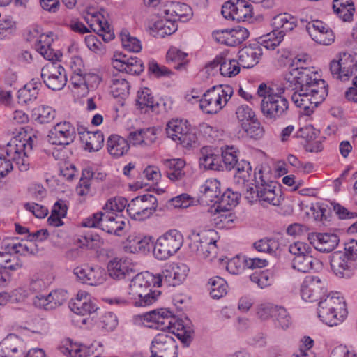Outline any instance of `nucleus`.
<instances>
[{"mask_svg":"<svg viewBox=\"0 0 357 357\" xmlns=\"http://www.w3.org/2000/svg\"><path fill=\"white\" fill-rule=\"evenodd\" d=\"M94 349L93 344L90 347L70 344V347H61L60 350L63 354L70 357H89L94 354Z\"/></svg>","mask_w":357,"mask_h":357,"instance_id":"09e8293b","label":"nucleus"},{"mask_svg":"<svg viewBox=\"0 0 357 357\" xmlns=\"http://www.w3.org/2000/svg\"><path fill=\"white\" fill-rule=\"evenodd\" d=\"M160 17L156 20L151 27L152 34L155 37L164 38L174 33L178 29V25L174 20H171L163 15L158 16Z\"/></svg>","mask_w":357,"mask_h":357,"instance_id":"72a5a7b5","label":"nucleus"},{"mask_svg":"<svg viewBox=\"0 0 357 357\" xmlns=\"http://www.w3.org/2000/svg\"><path fill=\"white\" fill-rule=\"evenodd\" d=\"M130 84L125 78L115 77L112 79L111 93L115 98H127L130 93Z\"/></svg>","mask_w":357,"mask_h":357,"instance_id":"603ef678","label":"nucleus"},{"mask_svg":"<svg viewBox=\"0 0 357 357\" xmlns=\"http://www.w3.org/2000/svg\"><path fill=\"white\" fill-rule=\"evenodd\" d=\"M285 79L286 90L293 91L292 102L305 115H310L328 95L326 82L310 68H293Z\"/></svg>","mask_w":357,"mask_h":357,"instance_id":"f03ea898","label":"nucleus"},{"mask_svg":"<svg viewBox=\"0 0 357 357\" xmlns=\"http://www.w3.org/2000/svg\"><path fill=\"white\" fill-rule=\"evenodd\" d=\"M233 92L229 85L214 86L204 93L199 107L206 114H216L226 105Z\"/></svg>","mask_w":357,"mask_h":357,"instance_id":"423d86ee","label":"nucleus"},{"mask_svg":"<svg viewBox=\"0 0 357 357\" xmlns=\"http://www.w3.org/2000/svg\"><path fill=\"white\" fill-rule=\"evenodd\" d=\"M154 285V275L149 272L137 274L130 282L128 289L127 295L130 298V303H136V296L144 294L147 289Z\"/></svg>","mask_w":357,"mask_h":357,"instance_id":"b1692460","label":"nucleus"},{"mask_svg":"<svg viewBox=\"0 0 357 357\" xmlns=\"http://www.w3.org/2000/svg\"><path fill=\"white\" fill-rule=\"evenodd\" d=\"M206 69L208 74H213V71L216 70L224 77H231L239 73L240 64L236 59L219 55L206 66Z\"/></svg>","mask_w":357,"mask_h":357,"instance_id":"4be33fe9","label":"nucleus"},{"mask_svg":"<svg viewBox=\"0 0 357 357\" xmlns=\"http://www.w3.org/2000/svg\"><path fill=\"white\" fill-rule=\"evenodd\" d=\"M128 204V200L122 197L109 199L105 206L103 211L107 213L121 212Z\"/></svg>","mask_w":357,"mask_h":357,"instance_id":"680f3d73","label":"nucleus"},{"mask_svg":"<svg viewBox=\"0 0 357 357\" xmlns=\"http://www.w3.org/2000/svg\"><path fill=\"white\" fill-rule=\"evenodd\" d=\"M22 266L19 258L12 255L10 250L0 251V268L3 270L17 271Z\"/></svg>","mask_w":357,"mask_h":357,"instance_id":"8fccbe9b","label":"nucleus"},{"mask_svg":"<svg viewBox=\"0 0 357 357\" xmlns=\"http://www.w3.org/2000/svg\"><path fill=\"white\" fill-rule=\"evenodd\" d=\"M31 241L21 240L20 242H15V240H3L1 242V248L6 250H10L12 253L20 255H28L34 253Z\"/></svg>","mask_w":357,"mask_h":357,"instance_id":"79ce46f5","label":"nucleus"},{"mask_svg":"<svg viewBox=\"0 0 357 357\" xmlns=\"http://www.w3.org/2000/svg\"><path fill=\"white\" fill-rule=\"evenodd\" d=\"M73 273L77 281L91 286L102 284L107 275L105 269L99 266H77L73 269Z\"/></svg>","mask_w":357,"mask_h":357,"instance_id":"aec40b11","label":"nucleus"},{"mask_svg":"<svg viewBox=\"0 0 357 357\" xmlns=\"http://www.w3.org/2000/svg\"><path fill=\"white\" fill-rule=\"evenodd\" d=\"M220 158L221 163L227 170H231L234 167H236V171L238 170V165L240 164L241 161L237 159L236 151L234 146H227L222 150Z\"/></svg>","mask_w":357,"mask_h":357,"instance_id":"6e6d98bb","label":"nucleus"},{"mask_svg":"<svg viewBox=\"0 0 357 357\" xmlns=\"http://www.w3.org/2000/svg\"><path fill=\"white\" fill-rule=\"evenodd\" d=\"M38 93L36 90H31L26 86L17 91V98L20 103L28 104L37 98Z\"/></svg>","mask_w":357,"mask_h":357,"instance_id":"69168bd1","label":"nucleus"},{"mask_svg":"<svg viewBox=\"0 0 357 357\" xmlns=\"http://www.w3.org/2000/svg\"><path fill=\"white\" fill-rule=\"evenodd\" d=\"M334 13L343 22L353 21L355 6L352 0H333Z\"/></svg>","mask_w":357,"mask_h":357,"instance_id":"58836bf2","label":"nucleus"},{"mask_svg":"<svg viewBox=\"0 0 357 357\" xmlns=\"http://www.w3.org/2000/svg\"><path fill=\"white\" fill-rule=\"evenodd\" d=\"M274 324L276 328L286 330L291 325V319L287 310L283 307H276L273 314Z\"/></svg>","mask_w":357,"mask_h":357,"instance_id":"4d7b16f0","label":"nucleus"},{"mask_svg":"<svg viewBox=\"0 0 357 357\" xmlns=\"http://www.w3.org/2000/svg\"><path fill=\"white\" fill-rule=\"evenodd\" d=\"M158 199L151 194H144L133 198L127 205L126 211L135 220L143 221L156 211Z\"/></svg>","mask_w":357,"mask_h":357,"instance_id":"1a4fd4ad","label":"nucleus"},{"mask_svg":"<svg viewBox=\"0 0 357 357\" xmlns=\"http://www.w3.org/2000/svg\"><path fill=\"white\" fill-rule=\"evenodd\" d=\"M253 248L257 252L274 255L280 248V243L277 238L265 237L255 241L253 243Z\"/></svg>","mask_w":357,"mask_h":357,"instance_id":"49530a36","label":"nucleus"},{"mask_svg":"<svg viewBox=\"0 0 357 357\" xmlns=\"http://www.w3.org/2000/svg\"><path fill=\"white\" fill-rule=\"evenodd\" d=\"M319 261L310 254L294 257L292 260V267L302 273H307L318 265Z\"/></svg>","mask_w":357,"mask_h":357,"instance_id":"a18cd8bd","label":"nucleus"},{"mask_svg":"<svg viewBox=\"0 0 357 357\" xmlns=\"http://www.w3.org/2000/svg\"><path fill=\"white\" fill-rule=\"evenodd\" d=\"M347 315L346 303L336 292L326 295L318 303V316L326 324L333 326L342 323Z\"/></svg>","mask_w":357,"mask_h":357,"instance_id":"20e7f679","label":"nucleus"},{"mask_svg":"<svg viewBox=\"0 0 357 357\" xmlns=\"http://www.w3.org/2000/svg\"><path fill=\"white\" fill-rule=\"evenodd\" d=\"M82 225L86 227L100 228L108 234L120 236L124 228L125 222L116 213L103 211L86 218Z\"/></svg>","mask_w":357,"mask_h":357,"instance_id":"0eeeda50","label":"nucleus"},{"mask_svg":"<svg viewBox=\"0 0 357 357\" xmlns=\"http://www.w3.org/2000/svg\"><path fill=\"white\" fill-rule=\"evenodd\" d=\"M326 292L325 284L318 276H306L301 286V296L307 302L324 300L326 296Z\"/></svg>","mask_w":357,"mask_h":357,"instance_id":"f3484780","label":"nucleus"},{"mask_svg":"<svg viewBox=\"0 0 357 357\" xmlns=\"http://www.w3.org/2000/svg\"><path fill=\"white\" fill-rule=\"evenodd\" d=\"M164 166L167 169V176L172 181H179L184 176L183 167L185 162L182 159H167L163 161Z\"/></svg>","mask_w":357,"mask_h":357,"instance_id":"37998d69","label":"nucleus"},{"mask_svg":"<svg viewBox=\"0 0 357 357\" xmlns=\"http://www.w3.org/2000/svg\"><path fill=\"white\" fill-rule=\"evenodd\" d=\"M23 341L15 334L8 335L0 342V356L20 357L23 354Z\"/></svg>","mask_w":357,"mask_h":357,"instance_id":"c85d7f7f","label":"nucleus"},{"mask_svg":"<svg viewBox=\"0 0 357 357\" xmlns=\"http://www.w3.org/2000/svg\"><path fill=\"white\" fill-rule=\"evenodd\" d=\"M189 269L184 264H172L167 266L160 274L154 275V286L160 287L162 283L176 287L186 278Z\"/></svg>","mask_w":357,"mask_h":357,"instance_id":"9b49d317","label":"nucleus"},{"mask_svg":"<svg viewBox=\"0 0 357 357\" xmlns=\"http://www.w3.org/2000/svg\"><path fill=\"white\" fill-rule=\"evenodd\" d=\"M242 129L248 137L255 139H259L264 136V130L261 126L257 119L250 121L243 122L241 124Z\"/></svg>","mask_w":357,"mask_h":357,"instance_id":"13d9d810","label":"nucleus"},{"mask_svg":"<svg viewBox=\"0 0 357 357\" xmlns=\"http://www.w3.org/2000/svg\"><path fill=\"white\" fill-rule=\"evenodd\" d=\"M356 68L354 57L347 52L340 53L337 59L332 60L329 65L333 78L342 82L348 80L353 75Z\"/></svg>","mask_w":357,"mask_h":357,"instance_id":"f8f14e48","label":"nucleus"},{"mask_svg":"<svg viewBox=\"0 0 357 357\" xmlns=\"http://www.w3.org/2000/svg\"><path fill=\"white\" fill-rule=\"evenodd\" d=\"M112 65L118 70L130 75H139L144 68V63L140 59L135 56L128 57L123 54L114 55Z\"/></svg>","mask_w":357,"mask_h":357,"instance_id":"cd10ccee","label":"nucleus"},{"mask_svg":"<svg viewBox=\"0 0 357 357\" xmlns=\"http://www.w3.org/2000/svg\"><path fill=\"white\" fill-rule=\"evenodd\" d=\"M121 40L123 48L129 52H139L142 50L140 41L135 37L130 36L127 31L121 33Z\"/></svg>","mask_w":357,"mask_h":357,"instance_id":"052dcab7","label":"nucleus"},{"mask_svg":"<svg viewBox=\"0 0 357 357\" xmlns=\"http://www.w3.org/2000/svg\"><path fill=\"white\" fill-rule=\"evenodd\" d=\"M187 54L177 49L171 47L167 53V61L169 63L174 64V68L181 70L184 68L186 62L185 61Z\"/></svg>","mask_w":357,"mask_h":357,"instance_id":"bf43d9fd","label":"nucleus"},{"mask_svg":"<svg viewBox=\"0 0 357 357\" xmlns=\"http://www.w3.org/2000/svg\"><path fill=\"white\" fill-rule=\"evenodd\" d=\"M220 185V181L217 179L206 181L204 184L202 186V202L206 204L211 203L218 204L221 196Z\"/></svg>","mask_w":357,"mask_h":357,"instance_id":"473e14b6","label":"nucleus"},{"mask_svg":"<svg viewBox=\"0 0 357 357\" xmlns=\"http://www.w3.org/2000/svg\"><path fill=\"white\" fill-rule=\"evenodd\" d=\"M210 295L213 298H220L224 296L227 292V284L226 281L219 277L215 276L208 281Z\"/></svg>","mask_w":357,"mask_h":357,"instance_id":"864d4df0","label":"nucleus"},{"mask_svg":"<svg viewBox=\"0 0 357 357\" xmlns=\"http://www.w3.org/2000/svg\"><path fill=\"white\" fill-rule=\"evenodd\" d=\"M128 245L126 248L131 253L149 252L153 245L151 237L129 236L127 238Z\"/></svg>","mask_w":357,"mask_h":357,"instance_id":"a19ab883","label":"nucleus"},{"mask_svg":"<svg viewBox=\"0 0 357 357\" xmlns=\"http://www.w3.org/2000/svg\"><path fill=\"white\" fill-rule=\"evenodd\" d=\"M241 196L240 192L234 191L230 188H227L220 196L218 208L229 211L238 204Z\"/></svg>","mask_w":357,"mask_h":357,"instance_id":"c03bdc74","label":"nucleus"},{"mask_svg":"<svg viewBox=\"0 0 357 357\" xmlns=\"http://www.w3.org/2000/svg\"><path fill=\"white\" fill-rule=\"evenodd\" d=\"M52 39L49 35H42L40 39L36 41L35 48L45 59L52 61H58L62 56V54L59 51L55 52L51 47V42Z\"/></svg>","mask_w":357,"mask_h":357,"instance_id":"c9c22d12","label":"nucleus"},{"mask_svg":"<svg viewBox=\"0 0 357 357\" xmlns=\"http://www.w3.org/2000/svg\"><path fill=\"white\" fill-rule=\"evenodd\" d=\"M249 36L247 29L238 26L231 29L218 31L215 33V39L227 46H236L242 43Z\"/></svg>","mask_w":357,"mask_h":357,"instance_id":"a878e982","label":"nucleus"},{"mask_svg":"<svg viewBox=\"0 0 357 357\" xmlns=\"http://www.w3.org/2000/svg\"><path fill=\"white\" fill-rule=\"evenodd\" d=\"M101 324L102 328L107 331H112L118 325L117 317L113 312H105L101 318Z\"/></svg>","mask_w":357,"mask_h":357,"instance_id":"338daca9","label":"nucleus"},{"mask_svg":"<svg viewBox=\"0 0 357 357\" xmlns=\"http://www.w3.org/2000/svg\"><path fill=\"white\" fill-rule=\"evenodd\" d=\"M199 165L204 169L223 170L220 155L208 146L202 147L200 150Z\"/></svg>","mask_w":357,"mask_h":357,"instance_id":"7c9ffc66","label":"nucleus"},{"mask_svg":"<svg viewBox=\"0 0 357 357\" xmlns=\"http://www.w3.org/2000/svg\"><path fill=\"white\" fill-rule=\"evenodd\" d=\"M48 141L54 145L67 146L76 137L75 127L68 121L56 123L49 132Z\"/></svg>","mask_w":357,"mask_h":357,"instance_id":"6ab92c4d","label":"nucleus"},{"mask_svg":"<svg viewBox=\"0 0 357 357\" xmlns=\"http://www.w3.org/2000/svg\"><path fill=\"white\" fill-rule=\"evenodd\" d=\"M71 311L77 315L85 317L95 313L98 307L91 301H82L77 298L76 301L70 303Z\"/></svg>","mask_w":357,"mask_h":357,"instance_id":"de8ad7c7","label":"nucleus"},{"mask_svg":"<svg viewBox=\"0 0 357 357\" xmlns=\"http://www.w3.org/2000/svg\"><path fill=\"white\" fill-rule=\"evenodd\" d=\"M107 149L112 157L119 158L128 153L130 144L125 138L118 135H112L107 139Z\"/></svg>","mask_w":357,"mask_h":357,"instance_id":"4c0bfd02","label":"nucleus"},{"mask_svg":"<svg viewBox=\"0 0 357 357\" xmlns=\"http://www.w3.org/2000/svg\"><path fill=\"white\" fill-rule=\"evenodd\" d=\"M166 132L168 137L178 142L184 147L192 146L195 143L197 137L190 131L187 121L179 119H172L167 124Z\"/></svg>","mask_w":357,"mask_h":357,"instance_id":"4468645a","label":"nucleus"},{"mask_svg":"<svg viewBox=\"0 0 357 357\" xmlns=\"http://www.w3.org/2000/svg\"><path fill=\"white\" fill-rule=\"evenodd\" d=\"M298 24L297 18L289 13H280L272 20L274 29L259 38L257 45L267 50H275L283 40L287 32L292 31Z\"/></svg>","mask_w":357,"mask_h":357,"instance_id":"39448f33","label":"nucleus"},{"mask_svg":"<svg viewBox=\"0 0 357 357\" xmlns=\"http://www.w3.org/2000/svg\"><path fill=\"white\" fill-rule=\"evenodd\" d=\"M222 15L225 19L244 22L252 16V6L247 0H229L222 6Z\"/></svg>","mask_w":357,"mask_h":357,"instance_id":"2eb2a0df","label":"nucleus"},{"mask_svg":"<svg viewBox=\"0 0 357 357\" xmlns=\"http://www.w3.org/2000/svg\"><path fill=\"white\" fill-rule=\"evenodd\" d=\"M81 141L84 144V149L89 152L99 151L104 143V136L101 131L89 132L78 129Z\"/></svg>","mask_w":357,"mask_h":357,"instance_id":"f704fd0d","label":"nucleus"},{"mask_svg":"<svg viewBox=\"0 0 357 357\" xmlns=\"http://www.w3.org/2000/svg\"><path fill=\"white\" fill-rule=\"evenodd\" d=\"M245 260L238 256L231 259L227 264V271L233 275L239 274L246 267Z\"/></svg>","mask_w":357,"mask_h":357,"instance_id":"0e129e2a","label":"nucleus"},{"mask_svg":"<svg viewBox=\"0 0 357 357\" xmlns=\"http://www.w3.org/2000/svg\"><path fill=\"white\" fill-rule=\"evenodd\" d=\"M163 15L171 20H174L176 23L177 21L185 22L192 17V11L186 3L169 1L165 3V5L160 6L158 12H156L158 16H162Z\"/></svg>","mask_w":357,"mask_h":357,"instance_id":"412c9836","label":"nucleus"},{"mask_svg":"<svg viewBox=\"0 0 357 357\" xmlns=\"http://www.w3.org/2000/svg\"><path fill=\"white\" fill-rule=\"evenodd\" d=\"M250 280L254 283H256L260 288H264L271 284V280L268 273L262 271L252 273L250 276Z\"/></svg>","mask_w":357,"mask_h":357,"instance_id":"774afa93","label":"nucleus"},{"mask_svg":"<svg viewBox=\"0 0 357 357\" xmlns=\"http://www.w3.org/2000/svg\"><path fill=\"white\" fill-rule=\"evenodd\" d=\"M91 21V23L87 22L90 28L104 41L109 42L114 39V33L107 21L102 20L98 15H93Z\"/></svg>","mask_w":357,"mask_h":357,"instance_id":"ea45409f","label":"nucleus"},{"mask_svg":"<svg viewBox=\"0 0 357 357\" xmlns=\"http://www.w3.org/2000/svg\"><path fill=\"white\" fill-rule=\"evenodd\" d=\"M141 317L146 326L162 331L152 340L150 347L151 357H178V345L169 333L175 335L185 346L190 345L194 331L182 321L172 324V313L169 310H154L143 314Z\"/></svg>","mask_w":357,"mask_h":357,"instance_id":"f257e3e1","label":"nucleus"},{"mask_svg":"<svg viewBox=\"0 0 357 357\" xmlns=\"http://www.w3.org/2000/svg\"><path fill=\"white\" fill-rule=\"evenodd\" d=\"M252 174V167L249 162L244 160H241L238 165V170L234 178V190L238 191L242 195V191H245L250 182Z\"/></svg>","mask_w":357,"mask_h":357,"instance_id":"c756f323","label":"nucleus"},{"mask_svg":"<svg viewBox=\"0 0 357 357\" xmlns=\"http://www.w3.org/2000/svg\"><path fill=\"white\" fill-rule=\"evenodd\" d=\"M107 271L111 278L115 280H121L132 272L130 263L123 259L114 258L107 265Z\"/></svg>","mask_w":357,"mask_h":357,"instance_id":"e433bc0d","label":"nucleus"},{"mask_svg":"<svg viewBox=\"0 0 357 357\" xmlns=\"http://www.w3.org/2000/svg\"><path fill=\"white\" fill-rule=\"evenodd\" d=\"M160 293L155 291H151V288L146 289V293L144 294L139 295L136 296V303H131L135 307H146L153 304L156 301L158 297L160 296Z\"/></svg>","mask_w":357,"mask_h":357,"instance_id":"e2e57ef3","label":"nucleus"},{"mask_svg":"<svg viewBox=\"0 0 357 357\" xmlns=\"http://www.w3.org/2000/svg\"><path fill=\"white\" fill-rule=\"evenodd\" d=\"M255 181L258 183V193H259V202L264 205L265 204L273 206H279L283 198L281 190L277 188V183L266 178L262 170L259 169L255 172Z\"/></svg>","mask_w":357,"mask_h":357,"instance_id":"9d476101","label":"nucleus"},{"mask_svg":"<svg viewBox=\"0 0 357 357\" xmlns=\"http://www.w3.org/2000/svg\"><path fill=\"white\" fill-rule=\"evenodd\" d=\"M33 117L40 124L49 123L56 116V111L51 107L40 105L33 110Z\"/></svg>","mask_w":357,"mask_h":357,"instance_id":"5fc2aeb1","label":"nucleus"},{"mask_svg":"<svg viewBox=\"0 0 357 357\" xmlns=\"http://www.w3.org/2000/svg\"><path fill=\"white\" fill-rule=\"evenodd\" d=\"M189 238L190 240L189 244L190 252L199 257L206 259L216 253V241L208 238L204 233L200 234L193 231L189 236Z\"/></svg>","mask_w":357,"mask_h":357,"instance_id":"a211bd4d","label":"nucleus"},{"mask_svg":"<svg viewBox=\"0 0 357 357\" xmlns=\"http://www.w3.org/2000/svg\"><path fill=\"white\" fill-rule=\"evenodd\" d=\"M284 88L278 89L275 92L268 88L265 83H261L257 89V95L262 98L261 110L264 116L271 120L283 117L287 115L289 109V101L283 93L286 91Z\"/></svg>","mask_w":357,"mask_h":357,"instance_id":"7ed1b4c3","label":"nucleus"},{"mask_svg":"<svg viewBox=\"0 0 357 357\" xmlns=\"http://www.w3.org/2000/svg\"><path fill=\"white\" fill-rule=\"evenodd\" d=\"M183 243L182 234L176 229H170L157 239L153 250V255L160 260H165L176 253Z\"/></svg>","mask_w":357,"mask_h":357,"instance_id":"6e6552de","label":"nucleus"},{"mask_svg":"<svg viewBox=\"0 0 357 357\" xmlns=\"http://www.w3.org/2000/svg\"><path fill=\"white\" fill-rule=\"evenodd\" d=\"M308 240L314 248L321 252H330L338 245L340 239L337 234L332 233H312Z\"/></svg>","mask_w":357,"mask_h":357,"instance_id":"bb28decb","label":"nucleus"},{"mask_svg":"<svg viewBox=\"0 0 357 357\" xmlns=\"http://www.w3.org/2000/svg\"><path fill=\"white\" fill-rule=\"evenodd\" d=\"M136 103L142 109L144 108H149L151 110H153L155 107H157L159 105L155 101L151 89L146 87L138 91Z\"/></svg>","mask_w":357,"mask_h":357,"instance_id":"3c124183","label":"nucleus"},{"mask_svg":"<svg viewBox=\"0 0 357 357\" xmlns=\"http://www.w3.org/2000/svg\"><path fill=\"white\" fill-rule=\"evenodd\" d=\"M31 149L32 144L29 141L22 142L14 139L8 144L6 153L20 172H26L30 166L27 153Z\"/></svg>","mask_w":357,"mask_h":357,"instance_id":"dca6fc26","label":"nucleus"},{"mask_svg":"<svg viewBox=\"0 0 357 357\" xmlns=\"http://www.w3.org/2000/svg\"><path fill=\"white\" fill-rule=\"evenodd\" d=\"M354 261L341 251L335 252L330 256V265L333 273L340 278H349L353 275Z\"/></svg>","mask_w":357,"mask_h":357,"instance_id":"393cba45","label":"nucleus"},{"mask_svg":"<svg viewBox=\"0 0 357 357\" xmlns=\"http://www.w3.org/2000/svg\"><path fill=\"white\" fill-rule=\"evenodd\" d=\"M261 54V49L257 44L244 47L238 52V63L244 68H252L258 63Z\"/></svg>","mask_w":357,"mask_h":357,"instance_id":"2f4dec72","label":"nucleus"},{"mask_svg":"<svg viewBox=\"0 0 357 357\" xmlns=\"http://www.w3.org/2000/svg\"><path fill=\"white\" fill-rule=\"evenodd\" d=\"M40 77L45 86L53 91L61 90L67 82L64 68L54 62L43 67Z\"/></svg>","mask_w":357,"mask_h":357,"instance_id":"ddd939ff","label":"nucleus"},{"mask_svg":"<svg viewBox=\"0 0 357 357\" xmlns=\"http://www.w3.org/2000/svg\"><path fill=\"white\" fill-rule=\"evenodd\" d=\"M306 30L312 39L324 45H329L335 40V34L328 24L320 20H313L306 25Z\"/></svg>","mask_w":357,"mask_h":357,"instance_id":"5701e85b","label":"nucleus"}]
</instances>
